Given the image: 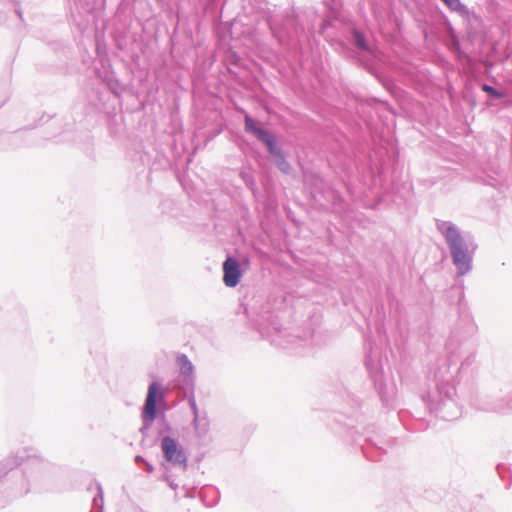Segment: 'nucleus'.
<instances>
[{
	"label": "nucleus",
	"instance_id": "obj_1",
	"mask_svg": "<svg viewBox=\"0 0 512 512\" xmlns=\"http://www.w3.org/2000/svg\"><path fill=\"white\" fill-rule=\"evenodd\" d=\"M445 238L449 244L454 264L460 274H464L470 268V257L464 247L460 234L455 227L451 226L447 228Z\"/></svg>",
	"mask_w": 512,
	"mask_h": 512
},
{
	"label": "nucleus",
	"instance_id": "obj_2",
	"mask_svg": "<svg viewBox=\"0 0 512 512\" xmlns=\"http://www.w3.org/2000/svg\"><path fill=\"white\" fill-rule=\"evenodd\" d=\"M245 130L256 136L264 144H266L269 152L281 160L280 165L283 166V170L285 169L286 166H288V164L284 160V157L280 149L276 146L274 137L267 130L259 127L256 124V122L248 115L245 116Z\"/></svg>",
	"mask_w": 512,
	"mask_h": 512
},
{
	"label": "nucleus",
	"instance_id": "obj_3",
	"mask_svg": "<svg viewBox=\"0 0 512 512\" xmlns=\"http://www.w3.org/2000/svg\"><path fill=\"white\" fill-rule=\"evenodd\" d=\"M161 449L165 459L174 466H180L183 469L187 466V457L183 449L171 437H164L161 441Z\"/></svg>",
	"mask_w": 512,
	"mask_h": 512
},
{
	"label": "nucleus",
	"instance_id": "obj_4",
	"mask_svg": "<svg viewBox=\"0 0 512 512\" xmlns=\"http://www.w3.org/2000/svg\"><path fill=\"white\" fill-rule=\"evenodd\" d=\"M164 394L158 383L153 382L148 388L146 401L143 408V417L149 421L156 418V403L163 400Z\"/></svg>",
	"mask_w": 512,
	"mask_h": 512
},
{
	"label": "nucleus",
	"instance_id": "obj_5",
	"mask_svg": "<svg viewBox=\"0 0 512 512\" xmlns=\"http://www.w3.org/2000/svg\"><path fill=\"white\" fill-rule=\"evenodd\" d=\"M242 273L238 261L228 257L223 263V282L227 287H235L240 282Z\"/></svg>",
	"mask_w": 512,
	"mask_h": 512
},
{
	"label": "nucleus",
	"instance_id": "obj_6",
	"mask_svg": "<svg viewBox=\"0 0 512 512\" xmlns=\"http://www.w3.org/2000/svg\"><path fill=\"white\" fill-rule=\"evenodd\" d=\"M178 365L180 367L181 373L185 375H189L192 373L193 366L191 362L188 360L187 356L180 355L177 358Z\"/></svg>",
	"mask_w": 512,
	"mask_h": 512
},
{
	"label": "nucleus",
	"instance_id": "obj_7",
	"mask_svg": "<svg viewBox=\"0 0 512 512\" xmlns=\"http://www.w3.org/2000/svg\"><path fill=\"white\" fill-rule=\"evenodd\" d=\"M482 89H483V91H485L486 93H488L492 97H495V98H502L503 97L502 93H499L496 89H494L493 87H491L489 85L484 84L482 86Z\"/></svg>",
	"mask_w": 512,
	"mask_h": 512
},
{
	"label": "nucleus",
	"instance_id": "obj_8",
	"mask_svg": "<svg viewBox=\"0 0 512 512\" xmlns=\"http://www.w3.org/2000/svg\"><path fill=\"white\" fill-rule=\"evenodd\" d=\"M354 36H355L357 45L362 49H366L367 46H366L365 39H364L363 35L357 31H355Z\"/></svg>",
	"mask_w": 512,
	"mask_h": 512
},
{
	"label": "nucleus",
	"instance_id": "obj_9",
	"mask_svg": "<svg viewBox=\"0 0 512 512\" xmlns=\"http://www.w3.org/2000/svg\"><path fill=\"white\" fill-rule=\"evenodd\" d=\"M444 3L453 10H459L461 8V3L459 0H443Z\"/></svg>",
	"mask_w": 512,
	"mask_h": 512
},
{
	"label": "nucleus",
	"instance_id": "obj_10",
	"mask_svg": "<svg viewBox=\"0 0 512 512\" xmlns=\"http://www.w3.org/2000/svg\"><path fill=\"white\" fill-rule=\"evenodd\" d=\"M147 472L151 473L153 471V466L149 463H145Z\"/></svg>",
	"mask_w": 512,
	"mask_h": 512
}]
</instances>
